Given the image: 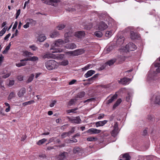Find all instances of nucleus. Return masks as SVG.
<instances>
[{"instance_id":"obj_1","label":"nucleus","mask_w":160,"mask_h":160,"mask_svg":"<svg viewBox=\"0 0 160 160\" xmlns=\"http://www.w3.org/2000/svg\"><path fill=\"white\" fill-rule=\"evenodd\" d=\"M62 44H64V41L62 39H59L56 41L54 43L51 45V48L50 49L52 51V53L60 52L62 51V50L58 48H55V46L59 47Z\"/></svg>"},{"instance_id":"obj_2","label":"nucleus","mask_w":160,"mask_h":160,"mask_svg":"<svg viewBox=\"0 0 160 160\" xmlns=\"http://www.w3.org/2000/svg\"><path fill=\"white\" fill-rule=\"evenodd\" d=\"M45 66L48 70H52L57 68V63L54 60H50L46 62Z\"/></svg>"},{"instance_id":"obj_3","label":"nucleus","mask_w":160,"mask_h":160,"mask_svg":"<svg viewBox=\"0 0 160 160\" xmlns=\"http://www.w3.org/2000/svg\"><path fill=\"white\" fill-rule=\"evenodd\" d=\"M57 56H56V55L52 54L51 53H47L43 56V58H55L58 57V56H59V57L60 58L63 57V55L61 54H57Z\"/></svg>"},{"instance_id":"obj_4","label":"nucleus","mask_w":160,"mask_h":160,"mask_svg":"<svg viewBox=\"0 0 160 160\" xmlns=\"http://www.w3.org/2000/svg\"><path fill=\"white\" fill-rule=\"evenodd\" d=\"M69 121L73 123L79 124L81 122V120L79 116L76 117H68Z\"/></svg>"},{"instance_id":"obj_5","label":"nucleus","mask_w":160,"mask_h":160,"mask_svg":"<svg viewBox=\"0 0 160 160\" xmlns=\"http://www.w3.org/2000/svg\"><path fill=\"white\" fill-rule=\"evenodd\" d=\"M125 48L128 52L134 50L137 48L136 46L133 43L130 42L125 46Z\"/></svg>"},{"instance_id":"obj_6","label":"nucleus","mask_w":160,"mask_h":160,"mask_svg":"<svg viewBox=\"0 0 160 160\" xmlns=\"http://www.w3.org/2000/svg\"><path fill=\"white\" fill-rule=\"evenodd\" d=\"M60 2V0H46L44 2V3L49 5H51L52 6L56 7L57 6L58 3Z\"/></svg>"},{"instance_id":"obj_7","label":"nucleus","mask_w":160,"mask_h":160,"mask_svg":"<svg viewBox=\"0 0 160 160\" xmlns=\"http://www.w3.org/2000/svg\"><path fill=\"white\" fill-rule=\"evenodd\" d=\"M101 131L100 130L94 128H91L89 129L86 132L87 133H90V134H98L101 132Z\"/></svg>"},{"instance_id":"obj_8","label":"nucleus","mask_w":160,"mask_h":160,"mask_svg":"<svg viewBox=\"0 0 160 160\" xmlns=\"http://www.w3.org/2000/svg\"><path fill=\"white\" fill-rule=\"evenodd\" d=\"M130 80V79L129 78H122L120 80H118V82L120 84L123 85H126L127 84H128Z\"/></svg>"},{"instance_id":"obj_9","label":"nucleus","mask_w":160,"mask_h":160,"mask_svg":"<svg viewBox=\"0 0 160 160\" xmlns=\"http://www.w3.org/2000/svg\"><path fill=\"white\" fill-rule=\"evenodd\" d=\"M108 27V26L107 24L103 22H100L99 24L98 28L100 30H104Z\"/></svg>"},{"instance_id":"obj_10","label":"nucleus","mask_w":160,"mask_h":160,"mask_svg":"<svg viewBox=\"0 0 160 160\" xmlns=\"http://www.w3.org/2000/svg\"><path fill=\"white\" fill-rule=\"evenodd\" d=\"M74 35L77 38H82L84 37L85 34L84 31H79L76 32Z\"/></svg>"},{"instance_id":"obj_11","label":"nucleus","mask_w":160,"mask_h":160,"mask_svg":"<svg viewBox=\"0 0 160 160\" xmlns=\"http://www.w3.org/2000/svg\"><path fill=\"white\" fill-rule=\"evenodd\" d=\"M85 50L82 49H77L74 51V56H78L84 53Z\"/></svg>"},{"instance_id":"obj_12","label":"nucleus","mask_w":160,"mask_h":160,"mask_svg":"<svg viewBox=\"0 0 160 160\" xmlns=\"http://www.w3.org/2000/svg\"><path fill=\"white\" fill-rule=\"evenodd\" d=\"M26 89L25 88H22L18 93V96L20 98L23 97L24 94L26 93Z\"/></svg>"},{"instance_id":"obj_13","label":"nucleus","mask_w":160,"mask_h":160,"mask_svg":"<svg viewBox=\"0 0 160 160\" xmlns=\"http://www.w3.org/2000/svg\"><path fill=\"white\" fill-rule=\"evenodd\" d=\"M108 122L107 120H105L103 121H100L95 122V125L97 127L100 126H102L106 124Z\"/></svg>"},{"instance_id":"obj_14","label":"nucleus","mask_w":160,"mask_h":160,"mask_svg":"<svg viewBox=\"0 0 160 160\" xmlns=\"http://www.w3.org/2000/svg\"><path fill=\"white\" fill-rule=\"evenodd\" d=\"M65 47L67 49H72L76 48L77 46L74 43H70L66 44Z\"/></svg>"},{"instance_id":"obj_15","label":"nucleus","mask_w":160,"mask_h":160,"mask_svg":"<svg viewBox=\"0 0 160 160\" xmlns=\"http://www.w3.org/2000/svg\"><path fill=\"white\" fill-rule=\"evenodd\" d=\"M85 95V93L84 91H82L78 92L75 96V98L77 99L78 98H82Z\"/></svg>"},{"instance_id":"obj_16","label":"nucleus","mask_w":160,"mask_h":160,"mask_svg":"<svg viewBox=\"0 0 160 160\" xmlns=\"http://www.w3.org/2000/svg\"><path fill=\"white\" fill-rule=\"evenodd\" d=\"M95 71L93 70H90L87 72V73L85 74V77L86 78H88L91 76L92 75L94 74Z\"/></svg>"},{"instance_id":"obj_17","label":"nucleus","mask_w":160,"mask_h":160,"mask_svg":"<svg viewBox=\"0 0 160 160\" xmlns=\"http://www.w3.org/2000/svg\"><path fill=\"white\" fill-rule=\"evenodd\" d=\"M131 157L128 153L124 154L122 156V159H120V160H130Z\"/></svg>"},{"instance_id":"obj_18","label":"nucleus","mask_w":160,"mask_h":160,"mask_svg":"<svg viewBox=\"0 0 160 160\" xmlns=\"http://www.w3.org/2000/svg\"><path fill=\"white\" fill-rule=\"evenodd\" d=\"M124 38L123 37H120L117 40V43L118 44L121 45L124 42Z\"/></svg>"},{"instance_id":"obj_19","label":"nucleus","mask_w":160,"mask_h":160,"mask_svg":"<svg viewBox=\"0 0 160 160\" xmlns=\"http://www.w3.org/2000/svg\"><path fill=\"white\" fill-rule=\"evenodd\" d=\"M59 35V32L56 30H54L51 33V34H50V37L52 38H55L58 36Z\"/></svg>"},{"instance_id":"obj_20","label":"nucleus","mask_w":160,"mask_h":160,"mask_svg":"<svg viewBox=\"0 0 160 160\" xmlns=\"http://www.w3.org/2000/svg\"><path fill=\"white\" fill-rule=\"evenodd\" d=\"M67 154V153L65 152H64L63 153H60L59 155L58 158L60 160H63L65 158L66 155Z\"/></svg>"},{"instance_id":"obj_21","label":"nucleus","mask_w":160,"mask_h":160,"mask_svg":"<svg viewBox=\"0 0 160 160\" xmlns=\"http://www.w3.org/2000/svg\"><path fill=\"white\" fill-rule=\"evenodd\" d=\"M98 74H96L94 75L93 77H92L88 79L86 81H88L90 82L88 83V84H91L92 82H93V80H94L96 78H97L98 77Z\"/></svg>"},{"instance_id":"obj_22","label":"nucleus","mask_w":160,"mask_h":160,"mask_svg":"<svg viewBox=\"0 0 160 160\" xmlns=\"http://www.w3.org/2000/svg\"><path fill=\"white\" fill-rule=\"evenodd\" d=\"M118 95L117 94H115L113 96H112L111 98L109 99L108 101V104H109L112 103L113 101L115 99H116L117 98Z\"/></svg>"},{"instance_id":"obj_23","label":"nucleus","mask_w":160,"mask_h":160,"mask_svg":"<svg viewBox=\"0 0 160 160\" xmlns=\"http://www.w3.org/2000/svg\"><path fill=\"white\" fill-rule=\"evenodd\" d=\"M78 100L75 98L71 99L68 102V104L70 106L74 104Z\"/></svg>"},{"instance_id":"obj_24","label":"nucleus","mask_w":160,"mask_h":160,"mask_svg":"<svg viewBox=\"0 0 160 160\" xmlns=\"http://www.w3.org/2000/svg\"><path fill=\"white\" fill-rule=\"evenodd\" d=\"M116 59L115 58L113 59L110 60L107 62L105 64L107 65H109V66L113 64L116 62Z\"/></svg>"},{"instance_id":"obj_25","label":"nucleus","mask_w":160,"mask_h":160,"mask_svg":"<svg viewBox=\"0 0 160 160\" xmlns=\"http://www.w3.org/2000/svg\"><path fill=\"white\" fill-rule=\"evenodd\" d=\"M102 32L100 31H96L94 33V35L98 38L102 37Z\"/></svg>"},{"instance_id":"obj_26","label":"nucleus","mask_w":160,"mask_h":160,"mask_svg":"<svg viewBox=\"0 0 160 160\" xmlns=\"http://www.w3.org/2000/svg\"><path fill=\"white\" fill-rule=\"evenodd\" d=\"M46 39V36L42 35L39 36L38 38V40L40 42H41L44 41Z\"/></svg>"},{"instance_id":"obj_27","label":"nucleus","mask_w":160,"mask_h":160,"mask_svg":"<svg viewBox=\"0 0 160 160\" xmlns=\"http://www.w3.org/2000/svg\"><path fill=\"white\" fill-rule=\"evenodd\" d=\"M47 139L45 138H43L41 140H39L37 142V144L38 145H41L44 143L45 142L47 141Z\"/></svg>"},{"instance_id":"obj_28","label":"nucleus","mask_w":160,"mask_h":160,"mask_svg":"<svg viewBox=\"0 0 160 160\" xmlns=\"http://www.w3.org/2000/svg\"><path fill=\"white\" fill-rule=\"evenodd\" d=\"M156 104L160 105V96H157L155 98V100L154 101Z\"/></svg>"},{"instance_id":"obj_29","label":"nucleus","mask_w":160,"mask_h":160,"mask_svg":"<svg viewBox=\"0 0 160 160\" xmlns=\"http://www.w3.org/2000/svg\"><path fill=\"white\" fill-rule=\"evenodd\" d=\"M81 150V149L79 147H76L73 149V152L74 153H78L80 152Z\"/></svg>"},{"instance_id":"obj_30","label":"nucleus","mask_w":160,"mask_h":160,"mask_svg":"<svg viewBox=\"0 0 160 160\" xmlns=\"http://www.w3.org/2000/svg\"><path fill=\"white\" fill-rule=\"evenodd\" d=\"M155 67L157 68L156 69V71L158 72H160V63H156L154 65Z\"/></svg>"},{"instance_id":"obj_31","label":"nucleus","mask_w":160,"mask_h":160,"mask_svg":"<svg viewBox=\"0 0 160 160\" xmlns=\"http://www.w3.org/2000/svg\"><path fill=\"white\" fill-rule=\"evenodd\" d=\"M130 37L132 39H135L137 38L136 34L133 31H131L130 32Z\"/></svg>"},{"instance_id":"obj_32","label":"nucleus","mask_w":160,"mask_h":160,"mask_svg":"<svg viewBox=\"0 0 160 160\" xmlns=\"http://www.w3.org/2000/svg\"><path fill=\"white\" fill-rule=\"evenodd\" d=\"M34 101L33 100H31L28 102H24L22 103L23 106H25L28 105H30L34 102Z\"/></svg>"},{"instance_id":"obj_33","label":"nucleus","mask_w":160,"mask_h":160,"mask_svg":"<svg viewBox=\"0 0 160 160\" xmlns=\"http://www.w3.org/2000/svg\"><path fill=\"white\" fill-rule=\"evenodd\" d=\"M98 138L96 137H88L87 138V140L88 141L92 142L97 141Z\"/></svg>"},{"instance_id":"obj_34","label":"nucleus","mask_w":160,"mask_h":160,"mask_svg":"<svg viewBox=\"0 0 160 160\" xmlns=\"http://www.w3.org/2000/svg\"><path fill=\"white\" fill-rule=\"evenodd\" d=\"M26 63L27 62H21L20 63H16V65L17 67H20L22 66H25L26 65Z\"/></svg>"},{"instance_id":"obj_35","label":"nucleus","mask_w":160,"mask_h":160,"mask_svg":"<svg viewBox=\"0 0 160 160\" xmlns=\"http://www.w3.org/2000/svg\"><path fill=\"white\" fill-rule=\"evenodd\" d=\"M34 76V74H31L27 81V82L29 83L31 82L33 80Z\"/></svg>"},{"instance_id":"obj_36","label":"nucleus","mask_w":160,"mask_h":160,"mask_svg":"<svg viewBox=\"0 0 160 160\" xmlns=\"http://www.w3.org/2000/svg\"><path fill=\"white\" fill-rule=\"evenodd\" d=\"M118 133V130L113 129L111 132V135L112 136L115 137L117 136Z\"/></svg>"},{"instance_id":"obj_37","label":"nucleus","mask_w":160,"mask_h":160,"mask_svg":"<svg viewBox=\"0 0 160 160\" xmlns=\"http://www.w3.org/2000/svg\"><path fill=\"white\" fill-rule=\"evenodd\" d=\"M30 61L32 62H35L38 61V58L36 56L30 57Z\"/></svg>"},{"instance_id":"obj_38","label":"nucleus","mask_w":160,"mask_h":160,"mask_svg":"<svg viewBox=\"0 0 160 160\" xmlns=\"http://www.w3.org/2000/svg\"><path fill=\"white\" fill-rule=\"evenodd\" d=\"M15 94L13 92H11L9 94L8 97V99L9 100L15 97Z\"/></svg>"},{"instance_id":"obj_39","label":"nucleus","mask_w":160,"mask_h":160,"mask_svg":"<svg viewBox=\"0 0 160 160\" xmlns=\"http://www.w3.org/2000/svg\"><path fill=\"white\" fill-rule=\"evenodd\" d=\"M122 100L121 99H118L116 102L113 105V108H115L121 102Z\"/></svg>"},{"instance_id":"obj_40","label":"nucleus","mask_w":160,"mask_h":160,"mask_svg":"<svg viewBox=\"0 0 160 160\" xmlns=\"http://www.w3.org/2000/svg\"><path fill=\"white\" fill-rule=\"evenodd\" d=\"M68 64V61L67 60H64L61 62V64L63 66H66Z\"/></svg>"},{"instance_id":"obj_41","label":"nucleus","mask_w":160,"mask_h":160,"mask_svg":"<svg viewBox=\"0 0 160 160\" xmlns=\"http://www.w3.org/2000/svg\"><path fill=\"white\" fill-rule=\"evenodd\" d=\"M112 34V32L111 31H107L105 33V36L107 37H110Z\"/></svg>"},{"instance_id":"obj_42","label":"nucleus","mask_w":160,"mask_h":160,"mask_svg":"<svg viewBox=\"0 0 160 160\" xmlns=\"http://www.w3.org/2000/svg\"><path fill=\"white\" fill-rule=\"evenodd\" d=\"M29 47L30 48H31L33 51H36L38 49V48L37 47H36L35 45H30L29 46Z\"/></svg>"},{"instance_id":"obj_43","label":"nucleus","mask_w":160,"mask_h":160,"mask_svg":"<svg viewBox=\"0 0 160 160\" xmlns=\"http://www.w3.org/2000/svg\"><path fill=\"white\" fill-rule=\"evenodd\" d=\"M10 49V46H7L5 49L3 50L2 52L3 54H5L7 53L8 52V50Z\"/></svg>"},{"instance_id":"obj_44","label":"nucleus","mask_w":160,"mask_h":160,"mask_svg":"<svg viewBox=\"0 0 160 160\" xmlns=\"http://www.w3.org/2000/svg\"><path fill=\"white\" fill-rule=\"evenodd\" d=\"M92 66L91 64H88L85 67L82 68V71H85L88 69Z\"/></svg>"},{"instance_id":"obj_45","label":"nucleus","mask_w":160,"mask_h":160,"mask_svg":"<svg viewBox=\"0 0 160 160\" xmlns=\"http://www.w3.org/2000/svg\"><path fill=\"white\" fill-rule=\"evenodd\" d=\"M95 100L94 98H90L84 101H83L84 103L86 102H91L92 101H94Z\"/></svg>"},{"instance_id":"obj_46","label":"nucleus","mask_w":160,"mask_h":160,"mask_svg":"<svg viewBox=\"0 0 160 160\" xmlns=\"http://www.w3.org/2000/svg\"><path fill=\"white\" fill-rule=\"evenodd\" d=\"M65 27V25L64 24H60L57 27L58 30H60L64 28Z\"/></svg>"},{"instance_id":"obj_47","label":"nucleus","mask_w":160,"mask_h":160,"mask_svg":"<svg viewBox=\"0 0 160 160\" xmlns=\"http://www.w3.org/2000/svg\"><path fill=\"white\" fill-rule=\"evenodd\" d=\"M57 102V101L56 100L52 101L49 105L50 107H53Z\"/></svg>"},{"instance_id":"obj_48","label":"nucleus","mask_w":160,"mask_h":160,"mask_svg":"<svg viewBox=\"0 0 160 160\" xmlns=\"http://www.w3.org/2000/svg\"><path fill=\"white\" fill-rule=\"evenodd\" d=\"M68 132L63 133L61 135V137L62 138H65L67 136H68Z\"/></svg>"},{"instance_id":"obj_49","label":"nucleus","mask_w":160,"mask_h":160,"mask_svg":"<svg viewBox=\"0 0 160 160\" xmlns=\"http://www.w3.org/2000/svg\"><path fill=\"white\" fill-rule=\"evenodd\" d=\"M24 54L26 56H27V55H33V54L31 52H29L27 51H25L24 52Z\"/></svg>"},{"instance_id":"obj_50","label":"nucleus","mask_w":160,"mask_h":160,"mask_svg":"<svg viewBox=\"0 0 160 160\" xmlns=\"http://www.w3.org/2000/svg\"><path fill=\"white\" fill-rule=\"evenodd\" d=\"M56 139V138H54V137H52V138H51L49 139V141H48V143H47L46 144V145H48V143L52 142V141H54V140L55 139Z\"/></svg>"},{"instance_id":"obj_51","label":"nucleus","mask_w":160,"mask_h":160,"mask_svg":"<svg viewBox=\"0 0 160 160\" xmlns=\"http://www.w3.org/2000/svg\"><path fill=\"white\" fill-rule=\"evenodd\" d=\"M113 129H115L117 130H118V123L117 122H115L114 126H113Z\"/></svg>"},{"instance_id":"obj_52","label":"nucleus","mask_w":160,"mask_h":160,"mask_svg":"<svg viewBox=\"0 0 160 160\" xmlns=\"http://www.w3.org/2000/svg\"><path fill=\"white\" fill-rule=\"evenodd\" d=\"M78 109L77 108H75L70 110H68V113H70L71 112H74V111Z\"/></svg>"},{"instance_id":"obj_53","label":"nucleus","mask_w":160,"mask_h":160,"mask_svg":"<svg viewBox=\"0 0 160 160\" xmlns=\"http://www.w3.org/2000/svg\"><path fill=\"white\" fill-rule=\"evenodd\" d=\"M112 49V46H110L108 48H107L106 52V53H109Z\"/></svg>"},{"instance_id":"obj_54","label":"nucleus","mask_w":160,"mask_h":160,"mask_svg":"<svg viewBox=\"0 0 160 160\" xmlns=\"http://www.w3.org/2000/svg\"><path fill=\"white\" fill-rule=\"evenodd\" d=\"M21 12V10L20 9H18L16 13V18L17 19L19 15Z\"/></svg>"},{"instance_id":"obj_55","label":"nucleus","mask_w":160,"mask_h":160,"mask_svg":"<svg viewBox=\"0 0 160 160\" xmlns=\"http://www.w3.org/2000/svg\"><path fill=\"white\" fill-rule=\"evenodd\" d=\"M66 53L68 55L74 56V51L67 52Z\"/></svg>"},{"instance_id":"obj_56","label":"nucleus","mask_w":160,"mask_h":160,"mask_svg":"<svg viewBox=\"0 0 160 160\" xmlns=\"http://www.w3.org/2000/svg\"><path fill=\"white\" fill-rule=\"evenodd\" d=\"M18 24V22L17 21H16L14 24V25L12 27V30H14L16 29L17 27Z\"/></svg>"},{"instance_id":"obj_57","label":"nucleus","mask_w":160,"mask_h":160,"mask_svg":"<svg viewBox=\"0 0 160 160\" xmlns=\"http://www.w3.org/2000/svg\"><path fill=\"white\" fill-rule=\"evenodd\" d=\"M11 75L10 73H8L5 75H3L2 76V78H6L8 77Z\"/></svg>"},{"instance_id":"obj_58","label":"nucleus","mask_w":160,"mask_h":160,"mask_svg":"<svg viewBox=\"0 0 160 160\" xmlns=\"http://www.w3.org/2000/svg\"><path fill=\"white\" fill-rule=\"evenodd\" d=\"M74 127H73L72 128V130L71 131H69L68 132V135H69L71 134L74 132Z\"/></svg>"},{"instance_id":"obj_59","label":"nucleus","mask_w":160,"mask_h":160,"mask_svg":"<svg viewBox=\"0 0 160 160\" xmlns=\"http://www.w3.org/2000/svg\"><path fill=\"white\" fill-rule=\"evenodd\" d=\"M104 114H100L98 117V119H101L104 116Z\"/></svg>"},{"instance_id":"obj_60","label":"nucleus","mask_w":160,"mask_h":160,"mask_svg":"<svg viewBox=\"0 0 160 160\" xmlns=\"http://www.w3.org/2000/svg\"><path fill=\"white\" fill-rule=\"evenodd\" d=\"M30 61V57L28 58H25L24 59H21L20 60L21 62H23L25 61Z\"/></svg>"},{"instance_id":"obj_61","label":"nucleus","mask_w":160,"mask_h":160,"mask_svg":"<svg viewBox=\"0 0 160 160\" xmlns=\"http://www.w3.org/2000/svg\"><path fill=\"white\" fill-rule=\"evenodd\" d=\"M14 80H10L9 83V86H12L14 84Z\"/></svg>"},{"instance_id":"obj_62","label":"nucleus","mask_w":160,"mask_h":160,"mask_svg":"<svg viewBox=\"0 0 160 160\" xmlns=\"http://www.w3.org/2000/svg\"><path fill=\"white\" fill-rule=\"evenodd\" d=\"M69 143L76 142L78 141L77 139L75 138H74L72 140H69Z\"/></svg>"},{"instance_id":"obj_63","label":"nucleus","mask_w":160,"mask_h":160,"mask_svg":"<svg viewBox=\"0 0 160 160\" xmlns=\"http://www.w3.org/2000/svg\"><path fill=\"white\" fill-rule=\"evenodd\" d=\"M29 22H28L27 23L23 26V28H27L29 27Z\"/></svg>"},{"instance_id":"obj_64","label":"nucleus","mask_w":160,"mask_h":160,"mask_svg":"<svg viewBox=\"0 0 160 160\" xmlns=\"http://www.w3.org/2000/svg\"><path fill=\"white\" fill-rule=\"evenodd\" d=\"M11 35V34L10 33H9L8 34H7L4 37V40H7L9 38L10 36Z\"/></svg>"}]
</instances>
